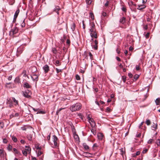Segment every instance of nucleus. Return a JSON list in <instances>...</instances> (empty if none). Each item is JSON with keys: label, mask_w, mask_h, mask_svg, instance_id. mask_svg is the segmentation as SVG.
Returning a JSON list of instances; mask_svg holds the SVG:
<instances>
[{"label": "nucleus", "mask_w": 160, "mask_h": 160, "mask_svg": "<svg viewBox=\"0 0 160 160\" xmlns=\"http://www.w3.org/2000/svg\"><path fill=\"white\" fill-rule=\"evenodd\" d=\"M4 127V123L2 122H0V128L2 129Z\"/></svg>", "instance_id": "30"}, {"label": "nucleus", "mask_w": 160, "mask_h": 160, "mask_svg": "<svg viewBox=\"0 0 160 160\" xmlns=\"http://www.w3.org/2000/svg\"><path fill=\"white\" fill-rule=\"evenodd\" d=\"M83 146L84 147V148L87 150H89V146L87 145V144L86 143H83Z\"/></svg>", "instance_id": "18"}, {"label": "nucleus", "mask_w": 160, "mask_h": 160, "mask_svg": "<svg viewBox=\"0 0 160 160\" xmlns=\"http://www.w3.org/2000/svg\"><path fill=\"white\" fill-rule=\"evenodd\" d=\"M106 13L104 12H102V15L103 17H105L106 16Z\"/></svg>", "instance_id": "55"}, {"label": "nucleus", "mask_w": 160, "mask_h": 160, "mask_svg": "<svg viewBox=\"0 0 160 160\" xmlns=\"http://www.w3.org/2000/svg\"><path fill=\"white\" fill-rule=\"evenodd\" d=\"M10 5H12L15 2L14 0H9L8 1Z\"/></svg>", "instance_id": "28"}, {"label": "nucleus", "mask_w": 160, "mask_h": 160, "mask_svg": "<svg viewBox=\"0 0 160 160\" xmlns=\"http://www.w3.org/2000/svg\"><path fill=\"white\" fill-rule=\"evenodd\" d=\"M139 76L138 75H135L134 76V79L135 80H136L139 78Z\"/></svg>", "instance_id": "42"}, {"label": "nucleus", "mask_w": 160, "mask_h": 160, "mask_svg": "<svg viewBox=\"0 0 160 160\" xmlns=\"http://www.w3.org/2000/svg\"><path fill=\"white\" fill-rule=\"evenodd\" d=\"M122 7L121 8V10L124 12H126L127 11V9L125 6L122 5Z\"/></svg>", "instance_id": "22"}, {"label": "nucleus", "mask_w": 160, "mask_h": 160, "mask_svg": "<svg viewBox=\"0 0 160 160\" xmlns=\"http://www.w3.org/2000/svg\"><path fill=\"white\" fill-rule=\"evenodd\" d=\"M126 18L124 17H122L120 20V22L122 24H124L125 22Z\"/></svg>", "instance_id": "19"}, {"label": "nucleus", "mask_w": 160, "mask_h": 160, "mask_svg": "<svg viewBox=\"0 0 160 160\" xmlns=\"http://www.w3.org/2000/svg\"><path fill=\"white\" fill-rule=\"evenodd\" d=\"M90 15L91 16V18L92 19H94V15L93 14V13L92 12H90Z\"/></svg>", "instance_id": "49"}, {"label": "nucleus", "mask_w": 160, "mask_h": 160, "mask_svg": "<svg viewBox=\"0 0 160 160\" xmlns=\"http://www.w3.org/2000/svg\"><path fill=\"white\" fill-rule=\"evenodd\" d=\"M128 4L130 6H131L133 5L134 3L132 1H130L128 2Z\"/></svg>", "instance_id": "47"}, {"label": "nucleus", "mask_w": 160, "mask_h": 160, "mask_svg": "<svg viewBox=\"0 0 160 160\" xmlns=\"http://www.w3.org/2000/svg\"><path fill=\"white\" fill-rule=\"evenodd\" d=\"M122 79L123 81V82L125 83L126 81V77L125 76H122Z\"/></svg>", "instance_id": "34"}, {"label": "nucleus", "mask_w": 160, "mask_h": 160, "mask_svg": "<svg viewBox=\"0 0 160 160\" xmlns=\"http://www.w3.org/2000/svg\"><path fill=\"white\" fill-rule=\"evenodd\" d=\"M8 103L10 105V107L11 108L12 106V103H14L15 105L16 106L18 104V102L14 98L12 97V99H10L8 100Z\"/></svg>", "instance_id": "2"}, {"label": "nucleus", "mask_w": 160, "mask_h": 160, "mask_svg": "<svg viewBox=\"0 0 160 160\" xmlns=\"http://www.w3.org/2000/svg\"><path fill=\"white\" fill-rule=\"evenodd\" d=\"M43 69L45 73L48 72L49 70V67L48 65H45L43 67Z\"/></svg>", "instance_id": "8"}, {"label": "nucleus", "mask_w": 160, "mask_h": 160, "mask_svg": "<svg viewBox=\"0 0 160 160\" xmlns=\"http://www.w3.org/2000/svg\"><path fill=\"white\" fill-rule=\"evenodd\" d=\"M45 112L39 109L38 110V112L37 114H45Z\"/></svg>", "instance_id": "24"}, {"label": "nucleus", "mask_w": 160, "mask_h": 160, "mask_svg": "<svg viewBox=\"0 0 160 160\" xmlns=\"http://www.w3.org/2000/svg\"><path fill=\"white\" fill-rule=\"evenodd\" d=\"M150 34L149 32H148L145 35V37L146 38H148L149 37Z\"/></svg>", "instance_id": "54"}, {"label": "nucleus", "mask_w": 160, "mask_h": 160, "mask_svg": "<svg viewBox=\"0 0 160 160\" xmlns=\"http://www.w3.org/2000/svg\"><path fill=\"white\" fill-rule=\"evenodd\" d=\"M98 147L97 144L96 143H94L93 146V148H97Z\"/></svg>", "instance_id": "62"}, {"label": "nucleus", "mask_w": 160, "mask_h": 160, "mask_svg": "<svg viewBox=\"0 0 160 160\" xmlns=\"http://www.w3.org/2000/svg\"><path fill=\"white\" fill-rule=\"evenodd\" d=\"M54 64L56 66H58L60 65V62L59 61L57 60L55 61Z\"/></svg>", "instance_id": "26"}, {"label": "nucleus", "mask_w": 160, "mask_h": 160, "mask_svg": "<svg viewBox=\"0 0 160 160\" xmlns=\"http://www.w3.org/2000/svg\"><path fill=\"white\" fill-rule=\"evenodd\" d=\"M128 76L130 78H132V77L133 75L131 73H130L128 74Z\"/></svg>", "instance_id": "58"}, {"label": "nucleus", "mask_w": 160, "mask_h": 160, "mask_svg": "<svg viewBox=\"0 0 160 160\" xmlns=\"http://www.w3.org/2000/svg\"><path fill=\"white\" fill-rule=\"evenodd\" d=\"M146 124L147 125H149L151 124V122L149 120H147L146 121Z\"/></svg>", "instance_id": "38"}, {"label": "nucleus", "mask_w": 160, "mask_h": 160, "mask_svg": "<svg viewBox=\"0 0 160 160\" xmlns=\"http://www.w3.org/2000/svg\"><path fill=\"white\" fill-rule=\"evenodd\" d=\"M89 55L90 57V58L91 59H92V58H93V56H92V53L90 52H89Z\"/></svg>", "instance_id": "52"}, {"label": "nucleus", "mask_w": 160, "mask_h": 160, "mask_svg": "<svg viewBox=\"0 0 160 160\" xmlns=\"http://www.w3.org/2000/svg\"><path fill=\"white\" fill-rule=\"evenodd\" d=\"M155 102L157 105H159V103H160V98H158L155 100Z\"/></svg>", "instance_id": "25"}, {"label": "nucleus", "mask_w": 160, "mask_h": 160, "mask_svg": "<svg viewBox=\"0 0 160 160\" xmlns=\"http://www.w3.org/2000/svg\"><path fill=\"white\" fill-rule=\"evenodd\" d=\"M18 29L17 27H15L11 29L9 32V35L11 36H12L14 34L18 32Z\"/></svg>", "instance_id": "5"}, {"label": "nucleus", "mask_w": 160, "mask_h": 160, "mask_svg": "<svg viewBox=\"0 0 160 160\" xmlns=\"http://www.w3.org/2000/svg\"><path fill=\"white\" fill-rule=\"evenodd\" d=\"M97 136L98 139L102 140L103 137V135L102 133H99L98 134Z\"/></svg>", "instance_id": "11"}, {"label": "nucleus", "mask_w": 160, "mask_h": 160, "mask_svg": "<svg viewBox=\"0 0 160 160\" xmlns=\"http://www.w3.org/2000/svg\"><path fill=\"white\" fill-rule=\"evenodd\" d=\"M22 95L25 98H31L30 95L28 93L27 91L23 92Z\"/></svg>", "instance_id": "7"}, {"label": "nucleus", "mask_w": 160, "mask_h": 160, "mask_svg": "<svg viewBox=\"0 0 160 160\" xmlns=\"http://www.w3.org/2000/svg\"><path fill=\"white\" fill-rule=\"evenodd\" d=\"M90 34L91 37L92 38L93 37L95 38H97V34L95 31L93 33H90Z\"/></svg>", "instance_id": "12"}, {"label": "nucleus", "mask_w": 160, "mask_h": 160, "mask_svg": "<svg viewBox=\"0 0 160 160\" xmlns=\"http://www.w3.org/2000/svg\"><path fill=\"white\" fill-rule=\"evenodd\" d=\"M53 142L54 146L55 147H57L58 146L59 140L58 138L55 135L53 136Z\"/></svg>", "instance_id": "3"}, {"label": "nucleus", "mask_w": 160, "mask_h": 160, "mask_svg": "<svg viewBox=\"0 0 160 160\" xmlns=\"http://www.w3.org/2000/svg\"><path fill=\"white\" fill-rule=\"evenodd\" d=\"M94 43L95 45L93 46V47L95 49L97 50L98 48V42L97 40H95L94 41Z\"/></svg>", "instance_id": "14"}, {"label": "nucleus", "mask_w": 160, "mask_h": 160, "mask_svg": "<svg viewBox=\"0 0 160 160\" xmlns=\"http://www.w3.org/2000/svg\"><path fill=\"white\" fill-rule=\"evenodd\" d=\"M36 148L37 149H38V150H40L41 149V148L40 147H39L38 146H36Z\"/></svg>", "instance_id": "60"}, {"label": "nucleus", "mask_w": 160, "mask_h": 160, "mask_svg": "<svg viewBox=\"0 0 160 160\" xmlns=\"http://www.w3.org/2000/svg\"><path fill=\"white\" fill-rule=\"evenodd\" d=\"M95 29H94L90 28V31L91 32L90 33H93L95 31Z\"/></svg>", "instance_id": "51"}, {"label": "nucleus", "mask_w": 160, "mask_h": 160, "mask_svg": "<svg viewBox=\"0 0 160 160\" xmlns=\"http://www.w3.org/2000/svg\"><path fill=\"white\" fill-rule=\"evenodd\" d=\"M23 86L24 87L27 88H30L31 87V86L26 82H24Z\"/></svg>", "instance_id": "16"}, {"label": "nucleus", "mask_w": 160, "mask_h": 160, "mask_svg": "<svg viewBox=\"0 0 160 160\" xmlns=\"http://www.w3.org/2000/svg\"><path fill=\"white\" fill-rule=\"evenodd\" d=\"M19 12V9H18L16 11L14 16V19H15L17 17Z\"/></svg>", "instance_id": "13"}, {"label": "nucleus", "mask_w": 160, "mask_h": 160, "mask_svg": "<svg viewBox=\"0 0 160 160\" xmlns=\"http://www.w3.org/2000/svg\"><path fill=\"white\" fill-rule=\"evenodd\" d=\"M3 142L4 143H7L8 142V140L6 138H3Z\"/></svg>", "instance_id": "46"}, {"label": "nucleus", "mask_w": 160, "mask_h": 160, "mask_svg": "<svg viewBox=\"0 0 160 160\" xmlns=\"http://www.w3.org/2000/svg\"><path fill=\"white\" fill-rule=\"evenodd\" d=\"M91 127L93 128V127L95 125V123L94 121H93V119L92 118V120H90V122H89Z\"/></svg>", "instance_id": "23"}, {"label": "nucleus", "mask_w": 160, "mask_h": 160, "mask_svg": "<svg viewBox=\"0 0 160 160\" xmlns=\"http://www.w3.org/2000/svg\"><path fill=\"white\" fill-rule=\"evenodd\" d=\"M90 25L91 26L90 28H93L95 29V25L93 22H92L90 23Z\"/></svg>", "instance_id": "29"}, {"label": "nucleus", "mask_w": 160, "mask_h": 160, "mask_svg": "<svg viewBox=\"0 0 160 160\" xmlns=\"http://www.w3.org/2000/svg\"><path fill=\"white\" fill-rule=\"evenodd\" d=\"M13 151L16 154H19V153H20L19 152V151H18L16 148H14L13 149Z\"/></svg>", "instance_id": "31"}, {"label": "nucleus", "mask_w": 160, "mask_h": 160, "mask_svg": "<svg viewBox=\"0 0 160 160\" xmlns=\"http://www.w3.org/2000/svg\"><path fill=\"white\" fill-rule=\"evenodd\" d=\"M120 152H121V153H121V155H123V154H124V152L123 151V148H122L120 149Z\"/></svg>", "instance_id": "50"}, {"label": "nucleus", "mask_w": 160, "mask_h": 160, "mask_svg": "<svg viewBox=\"0 0 160 160\" xmlns=\"http://www.w3.org/2000/svg\"><path fill=\"white\" fill-rule=\"evenodd\" d=\"M32 136L33 134L32 132H31L28 135L27 137L29 141H31L32 140Z\"/></svg>", "instance_id": "10"}, {"label": "nucleus", "mask_w": 160, "mask_h": 160, "mask_svg": "<svg viewBox=\"0 0 160 160\" xmlns=\"http://www.w3.org/2000/svg\"><path fill=\"white\" fill-rule=\"evenodd\" d=\"M24 21L25 19L23 20L22 21V22L21 24V26L22 28L25 27V23L24 22Z\"/></svg>", "instance_id": "33"}, {"label": "nucleus", "mask_w": 160, "mask_h": 160, "mask_svg": "<svg viewBox=\"0 0 160 160\" xmlns=\"http://www.w3.org/2000/svg\"><path fill=\"white\" fill-rule=\"evenodd\" d=\"M4 155V150L2 149H0V155Z\"/></svg>", "instance_id": "40"}, {"label": "nucleus", "mask_w": 160, "mask_h": 160, "mask_svg": "<svg viewBox=\"0 0 160 160\" xmlns=\"http://www.w3.org/2000/svg\"><path fill=\"white\" fill-rule=\"evenodd\" d=\"M56 70L57 73H58L59 72H62V70L58 69V68H56Z\"/></svg>", "instance_id": "45"}, {"label": "nucleus", "mask_w": 160, "mask_h": 160, "mask_svg": "<svg viewBox=\"0 0 160 160\" xmlns=\"http://www.w3.org/2000/svg\"><path fill=\"white\" fill-rule=\"evenodd\" d=\"M138 7L137 8V9L140 10H141L142 9L146 7V6L143 4L138 5Z\"/></svg>", "instance_id": "15"}, {"label": "nucleus", "mask_w": 160, "mask_h": 160, "mask_svg": "<svg viewBox=\"0 0 160 160\" xmlns=\"http://www.w3.org/2000/svg\"><path fill=\"white\" fill-rule=\"evenodd\" d=\"M31 77L32 78L33 80H38V77L36 75H33Z\"/></svg>", "instance_id": "20"}, {"label": "nucleus", "mask_w": 160, "mask_h": 160, "mask_svg": "<svg viewBox=\"0 0 160 160\" xmlns=\"http://www.w3.org/2000/svg\"><path fill=\"white\" fill-rule=\"evenodd\" d=\"M109 2V1H107L106 2L105 4V6L106 7H108V5Z\"/></svg>", "instance_id": "61"}, {"label": "nucleus", "mask_w": 160, "mask_h": 160, "mask_svg": "<svg viewBox=\"0 0 160 160\" xmlns=\"http://www.w3.org/2000/svg\"><path fill=\"white\" fill-rule=\"evenodd\" d=\"M60 10V8L58 6H55V8L53 9V11L55 12L58 15H59V11Z\"/></svg>", "instance_id": "9"}, {"label": "nucleus", "mask_w": 160, "mask_h": 160, "mask_svg": "<svg viewBox=\"0 0 160 160\" xmlns=\"http://www.w3.org/2000/svg\"><path fill=\"white\" fill-rule=\"evenodd\" d=\"M26 149L22 151V153L25 156H27L28 153H30L31 148L27 146H25Z\"/></svg>", "instance_id": "4"}, {"label": "nucleus", "mask_w": 160, "mask_h": 160, "mask_svg": "<svg viewBox=\"0 0 160 160\" xmlns=\"http://www.w3.org/2000/svg\"><path fill=\"white\" fill-rule=\"evenodd\" d=\"M11 137L12 138V140L14 142H16L17 141V139L16 137L14 136L11 135Z\"/></svg>", "instance_id": "21"}, {"label": "nucleus", "mask_w": 160, "mask_h": 160, "mask_svg": "<svg viewBox=\"0 0 160 160\" xmlns=\"http://www.w3.org/2000/svg\"><path fill=\"white\" fill-rule=\"evenodd\" d=\"M75 25L74 23H73L72 26H71V29L72 31H74L75 30Z\"/></svg>", "instance_id": "37"}, {"label": "nucleus", "mask_w": 160, "mask_h": 160, "mask_svg": "<svg viewBox=\"0 0 160 160\" xmlns=\"http://www.w3.org/2000/svg\"><path fill=\"white\" fill-rule=\"evenodd\" d=\"M20 142H21V143L24 144L26 142L25 140H21L20 141Z\"/></svg>", "instance_id": "57"}, {"label": "nucleus", "mask_w": 160, "mask_h": 160, "mask_svg": "<svg viewBox=\"0 0 160 160\" xmlns=\"http://www.w3.org/2000/svg\"><path fill=\"white\" fill-rule=\"evenodd\" d=\"M22 74L23 75V77H26L27 76L26 71L25 70H24L23 71Z\"/></svg>", "instance_id": "43"}, {"label": "nucleus", "mask_w": 160, "mask_h": 160, "mask_svg": "<svg viewBox=\"0 0 160 160\" xmlns=\"http://www.w3.org/2000/svg\"><path fill=\"white\" fill-rule=\"evenodd\" d=\"M143 29L144 30H146L148 29V25H145L143 27Z\"/></svg>", "instance_id": "56"}, {"label": "nucleus", "mask_w": 160, "mask_h": 160, "mask_svg": "<svg viewBox=\"0 0 160 160\" xmlns=\"http://www.w3.org/2000/svg\"><path fill=\"white\" fill-rule=\"evenodd\" d=\"M86 3L88 5H90L91 4L92 2V1L91 0H86Z\"/></svg>", "instance_id": "41"}, {"label": "nucleus", "mask_w": 160, "mask_h": 160, "mask_svg": "<svg viewBox=\"0 0 160 160\" xmlns=\"http://www.w3.org/2000/svg\"><path fill=\"white\" fill-rule=\"evenodd\" d=\"M153 141V139H150L148 141V143L149 144H151L152 143V141Z\"/></svg>", "instance_id": "44"}, {"label": "nucleus", "mask_w": 160, "mask_h": 160, "mask_svg": "<svg viewBox=\"0 0 160 160\" xmlns=\"http://www.w3.org/2000/svg\"><path fill=\"white\" fill-rule=\"evenodd\" d=\"M157 126L158 125L157 123L155 124L154 123H153V125L151 126V128H152V130H155L157 129Z\"/></svg>", "instance_id": "17"}, {"label": "nucleus", "mask_w": 160, "mask_h": 160, "mask_svg": "<svg viewBox=\"0 0 160 160\" xmlns=\"http://www.w3.org/2000/svg\"><path fill=\"white\" fill-rule=\"evenodd\" d=\"M155 143L158 146H159L160 145V140L158 139L156 140Z\"/></svg>", "instance_id": "35"}, {"label": "nucleus", "mask_w": 160, "mask_h": 160, "mask_svg": "<svg viewBox=\"0 0 160 160\" xmlns=\"http://www.w3.org/2000/svg\"><path fill=\"white\" fill-rule=\"evenodd\" d=\"M95 102V103L97 105H98V106H100V102H98L97 101H96Z\"/></svg>", "instance_id": "63"}, {"label": "nucleus", "mask_w": 160, "mask_h": 160, "mask_svg": "<svg viewBox=\"0 0 160 160\" xmlns=\"http://www.w3.org/2000/svg\"><path fill=\"white\" fill-rule=\"evenodd\" d=\"M136 68L137 70L138 71L140 69V67L139 66L136 65Z\"/></svg>", "instance_id": "59"}, {"label": "nucleus", "mask_w": 160, "mask_h": 160, "mask_svg": "<svg viewBox=\"0 0 160 160\" xmlns=\"http://www.w3.org/2000/svg\"><path fill=\"white\" fill-rule=\"evenodd\" d=\"M19 78L18 77H17L14 80V82L15 83H19Z\"/></svg>", "instance_id": "32"}, {"label": "nucleus", "mask_w": 160, "mask_h": 160, "mask_svg": "<svg viewBox=\"0 0 160 160\" xmlns=\"http://www.w3.org/2000/svg\"><path fill=\"white\" fill-rule=\"evenodd\" d=\"M78 116H79V117L81 118L82 120H83V116L82 114L81 113H79L78 114Z\"/></svg>", "instance_id": "36"}, {"label": "nucleus", "mask_w": 160, "mask_h": 160, "mask_svg": "<svg viewBox=\"0 0 160 160\" xmlns=\"http://www.w3.org/2000/svg\"><path fill=\"white\" fill-rule=\"evenodd\" d=\"M12 148V146L10 144L8 145V147L7 148V149L8 150L10 151H11Z\"/></svg>", "instance_id": "39"}, {"label": "nucleus", "mask_w": 160, "mask_h": 160, "mask_svg": "<svg viewBox=\"0 0 160 160\" xmlns=\"http://www.w3.org/2000/svg\"><path fill=\"white\" fill-rule=\"evenodd\" d=\"M76 79L78 80H79L80 79V76L78 74H77L76 75Z\"/></svg>", "instance_id": "48"}, {"label": "nucleus", "mask_w": 160, "mask_h": 160, "mask_svg": "<svg viewBox=\"0 0 160 160\" xmlns=\"http://www.w3.org/2000/svg\"><path fill=\"white\" fill-rule=\"evenodd\" d=\"M148 149H145L143 150L142 151V153L144 154L146 153L148 151Z\"/></svg>", "instance_id": "53"}, {"label": "nucleus", "mask_w": 160, "mask_h": 160, "mask_svg": "<svg viewBox=\"0 0 160 160\" xmlns=\"http://www.w3.org/2000/svg\"><path fill=\"white\" fill-rule=\"evenodd\" d=\"M82 107V105L79 103H77L72 105L70 108V109L72 112H75L79 110Z\"/></svg>", "instance_id": "1"}, {"label": "nucleus", "mask_w": 160, "mask_h": 160, "mask_svg": "<svg viewBox=\"0 0 160 160\" xmlns=\"http://www.w3.org/2000/svg\"><path fill=\"white\" fill-rule=\"evenodd\" d=\"M5 86L6 88H12L15 87L14 84L12 83H6L5 84Z\"/></svg>", "instance_id": "6"}, {"label": "nucleus", "mask_w": 160, "mask_h": 160, "mask_svg": "<svg viewBox=\"0 0 160 160\" xmlns=\"http://www.w3.org/2000/svg\"><path fill=\"white\" fill-rule=\"evenodd\" d=\"M93 128V127L91 129V132H92L93 135H95L96 134V130H94Z\"/></svg>", "instance_id": "27"}, {"label": "nucleus", "mask_w": 160, "mask_h": 160, "mask_svg": "<svg viewBox=\"0 0 160 160\" xmlns=\"http://www.w3.org/2000/svg\"><path fill=\"white\" fill-rule=\"evenodd\" d=\"M12 76H11V75L9 76L8 78V79L9 80H11L12 79Z\"/></svg>", "instance_id": "64"}]
</instances>
